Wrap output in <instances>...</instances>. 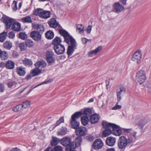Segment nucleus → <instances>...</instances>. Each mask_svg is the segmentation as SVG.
<instances>
[{"instance_id": "obj_39", "label": "nucleus", "mask_w": 151, "mask_h": 151, "mask_svg": "<svg viewBox=\"0 0 151 151\" xmlns=\"http://www.w3.org/2000/svg\"><path fill=\"white\" fill-rule=\"evenodd\" d=\"M82 141V138L80 136L77 137L75 139V143L78 147L80 146Z\"/></svg>"}, {"instance_id": "obj_21", "label": "nucleus", "mask_w": 151, "mask_h": 151, "mask_svg": "<svg viewBox=\"0 0 151 151\" xmlns=\"http://www.w3.org/2000/svg\"><path fill=\"white\" fill-rule=\"evenodd\" d=\"M49 24L50 27L52 28H55L57 27H60V25L57 22L55 18H52L49 22Z\"/></svg>"}, {"instance_id": "obj_57", "label": "nucleus", "mask_w": 151, "mask_h": 151, "mask_svg": "<svg viewBox=\"0 0 151 151\" xmlns=\"http://www.w3.org/2000/svg\"><path fill=\"white\" fill-rule=\"evenodd\" d=\"M123 131L125 133H129L132 132V129L123 128Z\"/></svg>"}, {"instance_id": "obj_43", "label": "nucleus", "mask_w": 151, "mask_h": 151, "mask_svg": "<svg viewBox=\"0 0 151 151\" xmlns=\"http://www.w3.org/2000/svg\"><path fill=\"white\" fill-rule=\"evenodd\" d=\"M25 43L27 47H32L34 45L33 41L30 40H27L25 41Z\"/></svg>"}, {"instance_id": "obj_46", "label": "nucleus", "mask_w": 151, "mask_h": 151, "mask_svg": "<svg viewBox=\"0 0 151 151\" xmlns=\"http://www.w3.org/2000/svg\"><path fill=\"white\" fill-rule=\"evenodd\" d=\"M84 27L82 24H78L77 25L76 30L79 33L83 32Z\"/></svg>"}, {"instance_id": "obj_11", "label": "nucleus", "mask_w": 151, "mask_h": 151, "mask_svg": "<svg viewBox=\"0 0 151 151\" xmlns=\"http://www.w3.org/2000/svg\"><path fill=\"white\" fill-rule=\"evenodd\" d=\"M53 52L52 51H48L46 52V60L49 64H51L55 62L54 59L53 57Z\"/></svg>"}, {"instance_id": "obj_24", "label": "nucleus", "mask_w": 151, "mask_h": 151, "mask_svg": "<svg viewBox=\"0 0 151 151\" xmlns=\"http://www.w3.org/2000/svg\"><path fill=\"white\" fill-rule=\"evenodd\" d=\"M76 46L77 44H76V45L74 47V45H73L68 46L67 52V53L68 56H70L72 54L74 51V49L76 48Z\"/></svg>"}, {"instance_id": "obj_2", "label": "nucleus", "mask_w": 151, "mask_h": 151, "mask_svg": "<svg viewBox=\"0 0 151 151\" xmlns=\"http://www.w3.org/2000/svg\"><path fill=\"white\" fill-rule=\"evenodd\" d=\"M59 32L64 37V41L67 44H69L70 42V45H73L74 47L77 44L75 40L66 31L63 29H60Z\"/></svg>"}, {"instance_id": "obj_53", "label": "nucleus", "mask_w": 151, "mask_h": 151, "mask_svg": "<svg viewBox=\"0 0 151 151\" xmlns=\"http://www.w3.org/2000/svg\"><path fill=\"white\" fill-rule=\"evenodd\" d=\"M122 106L121 105H119L117 104H116L112 108V109L113 110H115L118 109H121Z\"/></svg>"}, {"instance_id": "obj_9", "label": "nucleus", "mask_w": 151, "mask_h": 151, "mask_svg": "<svg viewBox=\"0 0 151 151\" xmlns=\"http://www.w3.org/2000/svg\"><path fill=\"white\" fill-rule=\"evenodd\" d=\"M125 90L124 87L122 86H120L119 88L116 90V94L117 100L119 101L121 99V96L123 94L125 93Z\"/></svg>"}, {"instance_id": "obj_32", "label": "nucleus", "mask_w": 151, "mask_h": 151, "mask_svg": "<svg viewBox=\"0 0 151 151\" xmlns=\"http://www.w3.org/2000/svg\"><path fill=\"white\" fill-rule=\"evenodd\" d=\"M0 55V58L2 60H6L8 58V54L5 51H2Z\"/></svg>"}, {"instance_id": "obj_33", "label": "nucleus", "mask_w": 151, "mask_h": 151, "mask_svg": "<svg viewBox=\"0 0 151 151\" xmlns=\"http://www.w3.org/2000/svg\"><path fill=\"white\" fill-rule=\"evenodd\" d=\"M102 126L105 129H111L112 127L114 125V124L108 123L106 122H102Z\"/></svg>"}, {"instance_id": "obj_61", "label": "nucleus", "mask_w": 151, "mask_h": 151, "mask_svg": "<svg viewBox=\"0 0 151 151\" xmlns=\"http://www.w3.org/2000/svg\"><path fill=\"white\" fill-rule=\"evenodd\" d=\"M12 56L14 58H17L18 56V53L17 52L14 51L13 52Z\"/></svg>"}, {"instance_id": "obj_41", "label": "nucleus", "mask_w": 151, "mask_h": 151, "mask_svg": "<svg viewBox=\"0 0 151 151\" xmlns=\"http://www.w3.org/2000/svg\"><path fill=\"white\" fill-rule=\"evenodd\" d=\"M76 147H77V145L75 143V144L74 142H71V141L69 145L67 146V148L69 150H74Z\"/></svg>"}, {"instance_id": "obj_14", "label": "nucleus", "mask_w": 151, "mask_h": 151, "mask_svg": "<svg viewBox=\"0 0 151 151\" xmlns=\"http://www.w3.org/2000/svg\"><path fill=\"white\" fill-rule=\"evenodd\" d=\"M34 65L35 67L41 70L46 67L47 64L44 61L41 60L37 61Z\"/></svg>"}, {"instance_id": "obj_20", "label": "nucleus", "mask_w": 151, "mask_h": 151, "mask_svg": "<svg viewBox=\"0 0 151 151\" xmlns=\"http://www.w3.org/2000/svg\"><path fill=\"white\" fill-rule=\"evenodd\" d=\"M71 141V139L68 137L63 138L60 141V143L63 146L65 147H67Z\"/></svg>"}, {"instance_id": "obj_10", "label": "nucleus", "mask_w": 151, "mask_h": 151, "mask_svg": "<svg viewBox=\"0 0 151 151\" xmlns=\"http://www.w3.org/2000/svg\"><path fill=\"white\" fill-rule=\"evenodd\" d=\"M111 129L112 133L113 134L117 136H119L121 134L122 131L119 126L114 124L113 127H112Z\"/></svg>"}, {"instance_id": "obj_52", "label": "nucleus", "mask_w": 151, "mask_h": 151, "mask_svg": "<svg viewBox=\"0 0 151 151\" xmlns=\"http://www.w3.org/2000/svg\"><path fill=\"white\" fill-rule=\"evenodd\" d=\"M64 121V118L63 117H61L60 119L56 123V126L59 125L62 123H63Z\"/></svg>"}, {"instance_id": "obj_51", "label": "nucleus", "mask_w": 151, "mask_h": 151, "mask_svg": "<svg viewBox=\"0 0 151 151\" xmlns=\"http://www.w3.org/2000/svg\"><path fill=\"white\" fill-rule=\"evenodd\" d=\"M8 86L9 88H11L13 86H14L16 84V83L14 81L9 82L8 84Z\"/></svg>"}, {"instance_id": "obj_16", "label": "nucleus", "mask_w": 151, "mask_h": 151, "mask_svg": "<svg viewBox=\"0 0 151 151\" xmlns=\"http://www.w3.org/2000/svg\"><path fill=\"white\" fill-rule=\"evenodd\" d=\"M113 6L115 12L117 13L120 12L124 9V7L119 2L115 3Z\"/></svg>"}, {"instance_id": "obj_63", "label": "nucleus", "mask_w": 151, "mask_h": 151, "mask_svg": "<svg viewBox=\"0 0 151 151\" xmlns=\"http://www.w3.org/2000/svg\"><path fill=\"white\" fill-rule=\"evenodd\" d=\"M10 151H20V150L17 147L12 148Z\"/></svg>"}, {"instance_id": "obj_27", "label": "nucleus", "mask_w": 151, "mask_h": 151, "mask_svg": "<svg viewBox=\"0 0 151 151\" xmlns=\"http://www.w3.org/2000/svg\"><path fill=\"white\" fill-rule=\"evenodd\" d=\"M41 70L37 68H35L31 70V73L33 76H35L39 75L41 73Z\"/></svg>"}, {"instance_id": "obj_62", "label": "nucleus", "mask_w": 151, "mask_h": 151, "mask_svg": "<svg viewBox=\"0 0 151 151\" xmlns=\"http://www.w3.org/2000/svg\"><path fill=\"white\" fill-rule=\"evenodd\" d=\"M44 151H54L52 148L49 147L46 148Z\"/></svg>"}, {"instance_id": "obj_5", "label": "nucleus", "mask_w": 151, "mask_h": 151, "mask_svg": "<svg viewBox=\"0 0 151 151\" xmlns=\"http://www.w3.org/2000/svg\"><path fill=\"white\" fill-rule=\"evenodd\" d=\"M146 79V75L145 72L143 70H140L136 73L135 80L139 84H143Z\"/></svg>"}, {"instance_id": "obj_3", "label": "nucleus", "mask_w": 151, "mask_h": 151, "mask_svg": "<svg viewBox=\"0 0 151 151\" xmlns=\"http://www.w3.org/2000/svg\"><path fill=\"white\" fill-rule=\"evenodd\" d=\"M82 115L81 112L79 111L76 112L72 115L70 124L72 128L75 129L78 127L79 125V122L77 121V119L81 117Z\"/></svg>"}, {"instance_id": "obj_56", "label": "nucleus", "mask_w": 151, "mask_h": 151, "mask_svg": "<svg viewBox=\"0 0 151 151\" xmlns=\"http://www.w3.org/2000/svg\"><path fill=\"white\" fill-rule=\"evenodd\" d=\"M9 37L10 39H13L15 37V34L13 32H10L9 33Z\"/></svg>"}, {"instance_id": "obj_31", "label": "nucleus", "mask_w": 151, "mask_h": 151, "mask_svg": "<svg viewBox=\"0 0 151 151\" xmlns=\"http://www.w3.org/2000/svg\"><path fill=\"white\" fill-rule=\"evenodd\" d=\"M67 129L65 127H62L57 132L58 135L63 136L67 133Z\"/></svg>"}, {"instance_id": "obj_47", "label": "nucleus", "mask_w": 151, "mask_h": 151, "mask_svg": "<svg viewBox=\"0 0 151 151\" xmlns=\"http://www.w3.org/2000/svg\"><path fill=\"white\" fill-rule=\"evenodd\" d=\"M22 108L21 104H19L13 109V110L15 112L21 111Z\"/></svg>"}, {"instance_id": "obj_23", "label": "nucleus", "mask_w": 151, "mask_h": 151, "mask_svg": "<svg viewBox=\"0 0 151 151\" xmlns=\"http://www.w3.org/2000/svg\"><path fill=\"white\" fill-rule=\"evenodd\" d=\"M12 46V42L9 41H6L3 44V47L6 50H9Z\"/></svg>"}, {"instance_id": "obj_44", "label": "nucleus", "mask_w": 151, "mask_h": 151, "mask_svg": "<svg viewBox=\"0 0 151 151\" xmlns=\"http://www.w3.org/2000/svg\"><path fill=\"white\" fill-rule=\"evenodd\" d=\"M19 38L23 40L26 39L27 37V35L25 33L22 32L19 33Z\"/></svg>"}, {"instance_id": "obj_49", "label": "nucleus", "mask_w": 151, "mask_h": 151, "mask_svg": "<svg viewBox=\"0 0 151 151\" xmlns=\"http://www.w3.org/2000/svg\"><path fill=\"white\" fill-rule=\"evenodd\" d=\"M53 150L54 151H63V148L61 146L58 145L55 147Z\"/></svg>"}, {"instance_id": "obj_37", "label": "nucleus", "mask_w": 151, "mask_h": 151, "mask_svg": "<svg viewBox=\"0 0 151 151\" xmlns=\"http://www.w3.org/2000/svg\"><path fill=\"white\" fill-rule=\"evenodd\" d=\"M30 102L28 100L24 101L21 104L22 108L26 109L29 107L30 105Z\"/></svg>"}, {"instance_id": "obj_8", "label": "nucleus", "mask_w": 151, "mask_h": 151, "mask_svg": "<svg viewBox=\"0 0 151 151\" xmlns=\"http://www.w3.org/2000/svg\"><path fill=\"white\" fill-rule=\"evenodd\" d=\"M54 49L55 52L58 55H60L63 53L65 50L64 45L62 44L54 46Z\"/></svg>"}, {"instance_id": "obj_45", "label": "nucleus", "mask_w": 151, "mask_h": 151, "mask_svg": "<svg viewBox=\"0 0 151 151\" xmlns=\"http://www.w3.org/2000/svg\"><path fill=\"white\" fill-rule=\"evenodd\" d=\"M81 113L82 114H83L89 116L91 113V110L90 108H86L84 110L83 113Z\"/></svg>"}, {"instance_id": "obj_12", "label": "nucleus", "mask_w": 151, "mask_h": 151, "mask_svg": "<svg viewBox=\"0 0 151 151\" xmlns=\"http://www.w3.org/2000/svg\"><path fill=\"white\" fill-rule=\"evenodd\" d=\"M103 143L100 139L96 140L93 144V147L95 149L98 150L101 148L103 146Z\"/></svg>"}, {"instance_id": "obj_64", "label": "nucleus", "mask_w": 151, "mask_h": 151, "mask_svg": "<svg viewBox=\"0 0 151 151\" xmlns=\"http://www.w3.org/2000/svg\"><path fill=\"white\" fill-rule=\"evenodd\" d=\"M127 1V0H120L121 3L124 5L126 4Z\"/></svg>"}, {"instance_id": "obj_58", "label": "nucleus", "mask_w": 151, "mask_h": 151, "mask_svg": "<svg viewBox=\"0 0 151 151\" xmlns=\"http://www.w3.org/2000/svg\"><path fill=\"white\" fill-rule=\"evenodd\" d=\"M82 43L84 44H86L88 42H90L91 41V40L87 39L85 38H83L82 39Z\"/></svg>"}, {"instance_id": "obj_60", "label": "nucleus", "mask_w": 151, "mask_h": 151, "mask_svg": "<svg viewBox=\"0 0 151 151\" xmlns=\"http://www.w3.org/2000/svg\"><path fill=\"white\" fill-rule=\"evenodd\" d=\"M92 29V27L91 26L89 25L88 26L87 29V32L88 34L90 33Z\"/></svg>"}, {"instance_id": "obj_13", "label": "nucleus", "mask_w": 151, "mask_h": 151, "mask_svg": "<svg viewBox=\"0 0 151 151\" xmlns=\"http://www.w3.org/2000/svg\"><path fill=\"white\" fill-rule=\"evenodd\" d=\"M76 129V132L77 135L83 136L86 133V129L85 127H81L77 128Z\"/></svg>"}, {"instance_id": "obj_40", "label": "nucleus", "mask_w": 151, "mask_h": 151, "mask_svg": "<svg viewBox=\"0 0 151 151\" xmlns=\"http://www.w3.org/2000/svg\"><path fill=\"white\" fill-rule=\"evenodd\" d=\"M22 21L24 23H29L32 22L31 17L29 16H27L22 19Z\"/></svg>"}, {"instance_id": "obj_36", "label": "nucleus", "mask_w": 151, "mask_h": 151, "mask_svg": "<svg viewBox=\"0 0 151 151\" xmlns=\"http://www.w3.org/2000/svg\"><path fill=\"white\" fill-rule=\"evenodd\" d=\"M45 36L48 39H51L54 37V35L52 32L49 31L45 33Z\"/></svg>"}, {"instance_id": "obj_19", "label": "nucleus", "mask_w": 151, "mask_h": 151, "mask_svg": "<svg viewBox=\"0 0 151 151\" xmlns=\"http://www.w3.org/2000/svg\"><path fill=\"white\" fill-rule=\"evenodd\" d=\"M14 21V20L8 17H6L4 19V22L6 24L7 29L11 27Z\"/></svg>"}, {"instance_id": "obj_34", "label": "nucleus", "mask_w": 151, "mask_h": 151, "mask_svg": "<svg viewBox=\"0 0 151 151\" xmlns=\"http://www.w3.org/2000/svg\"><path fill=\"white\" fill-rule=\"evenodd\" d=\"M60 141L59 139L53 137L51 141V144L52 146H55L58 144Z\"/></svg>"}, {"instance_id": "obj_6", "label": "nucleus", "mask_w": 151, "mask_h": 151, "mask_svg": "<svg viewBox=\"0 0 151 151\" xmlns=\"http://www.w3.org/2000/svg\"><path fill=\"white\" fill-rule=\"evenodd\" d=\"M37 30L39 31H33L30 33L31 37L34 40L37 41L41 40V36L39 32H41V30L43 31V28L39 25L37 26Z\"/></svg>"}, {"instance_id": "obj_15", "label": "nucleus", "mask_w": 151, "mask_h": 151, "mask_svg": "<svg viewBox=\"0 0 151 151\" xmlns=\"http://www.w3.org/2000/svg\"><path fill=\"white\" fill-rule=\"evenodd\" d=\"M102 49V46H99L95 49L89 51L88 53V55L90 57L95 55H96L97 53L101 52Z\"/></svg>"}, {"instance_id": "obj_38", "label": "nucleus", "mask_w": 151, "mask_h": 151, "mask_svg": "<svg viewBox=\"0 0 151 151\" xmlns=\"http://www.w3.org/2000/svg\"><path fill=\"white\" fill-rule=\"evenodd\" d=\"M22 61L23 64L25 65H31L32 64V60L27 58H25Z\"/></svg>"}, {"instance_id": "obj_1", "label": "nucleus", "mask_w": 151, "mask_h": 151, "mask_svg": "<svg viewBox=\"0 0 151 151\" xmlns=\"http://www.w3.org/2000/svg\"><path fill=\"white\" fill-rule=\"evenodd\" d=\"M137 132L134 131L128 134L127 137L121 136L120 137L117 143L119 149L121 151H124L126 147L133 144L137 138Z\"/></svg>"}, {"instance_id": "obj_35", "label": "nucleus", "mask_w": 151, "mask_h": 151, "mask_svg": "<svg viewBox=\"0 0 151 151\" xmlns=\"http://www.w3.org/2000/svg\"><path fill=\"white\" fill-rule=\"evenodd\" d=\"M112 133V129H107L103 131L102 133V135L104 137L108 136Z\"/></svg>"}, {"instance_id": "obj_18", "label": "nucleus", "mask_w": 151, "mask_h": 151, "mask_svg": "<svg viewBox=\"0 0 151 151\" xmlns=\"http://www.w3.org/2000/svg\"><path fill=\"white\" fill-rule=\"evenodd\" d=\"M116 139L112 137H110L107 138L106 143L108 146H113L116 143Z\"/></svg>"}, {"instance_id": "obj_17", "label": "nucleus", "mask_w": 151, "mask_h": 151, "mask_svg": "<svg viewBox=\"0 0 151 151\" xmlns=\"http://www.w3.org/2000/svg\"><path fill=\"white\" fill-rule=\"evenodd\" d=\"M99 119V116L97 114H94L91 115L90 118L89 122L92 124H93L97 123Z\"/></svg>"}, {"instance_id": "obj_55", "label": "nucleus", "mask_w": 151, "mask_h": 151, "mask_svg": "<svg viewBox=\"0 0 151 151\" xmlns=\"http://www.w3.org/2000/svg\"><path fill=\"white\" fill-rule=\"evenodd\" d=\"M86 139L89 141H91L94 139V138L93 136L91 135H89L86 137Z\"/></svg>"}, {"instance_id": "obj_50", "label": "nucleus", "mask_w": 151, "mask_h": 151, "mask_svg": "<svg viewBox=\"0 0 151 151\" xmlns=\"http://www.w3.org/2000/svg\"><path fill=\"white\" fill-rule=\"evenodd\" d=\"M12 7L13 10L16 11L17 9V2L15 1H14L12 4Z\"/></svg>"}, {"instance_id": "obj_4", "label": "nucleus", "mask_w": 151, "mask_h": 151, "mask_svg": "<svg viewBox=\"0 0 151 151\" xmlns=\"http://www.w3.org/2000/svg\"><path fill=\"white\" fill-rule=\"evenodd\" d=\"M33 13L35 15L39 16L41 18L45 19L49 18L51 14L50 11H44L40 8L34 10Z\"/></svg>"}, {"instance_id": "obj_29", "label": "nucleus", "mask_w": 151, "mask_h": 151, "mask_svg": "<svg viewBox=\"0 0 151 151\" xmlns=\"http://www.w3.org/2000/svg\"><path fill=\"white\" fill-rule=\"evenodd\" d=\"M14 63L11 60L7 61L5 64L6 67L9 69H13L14 67Z\"/></svg>"}, {"instance_id": "obj_28", "label": "nucleus", "mask_w": 151, "mask_h": 151, "mask_svg": "<svg viewBox=\"0 0 151 151\" xmlns=\"http://www.w3.org/2000/svg\"><path fill=\"white\" fill-rule=\"evenodd\" d=\"M7 32H3L0 34V42H4L6 40Z\"/></svg>"}, {"instance_id": "obj_54", "label": "nucleus", "mask_w": 151, "mask_h": 151, "mask_svg": "<svg viewBox=\"0 0 151 151\" xmlns=\"http://www.w3.org/2000/svg\"><path fill=\"white\" fill-rule=\"evenodd\" d=\"M5 89L4 85L2 83H0V92H3Z\"/></svg>"}, {"instance_id": "obj_26", "label": "nucleus", "mask_w": 151, "mask_h": 151, "mask_svg": "<svg viewBox=\"0 0 151 151\" xmlns=\"http://www.w3.org/2000/svg\"><path fill=\"white\" fill-rule=\"evenodd\" d=\"M62 42L61 39L59 37H56L52 41V44L54 46H57L59 45H61L60 43Z\"/></svg>"}, {"instance_id": "obj_22", "label": "nucleus", "mask_w": 151, "mask_h": 151, "mask_svg": "<svg viewBox=\"0 0 151 151\" xmlns=\"http://www.w3.org/2000/svg\"><path fill=\"white\" fill-rule=\"evenodd\" d=\"M12 28V30L16 31H19L21 30L20 24L17 22L14 23Z\"/></svg>"}, {"instance_id": "obj_48", "label": "nucleus", "mask_w": 151, "mask_h": 151, "mask_svg": "<svg viewBox=\"0 0 151 151\" xmlns=\"http://www.w3.org/2000/svg\"><path fill=\"white\" fill-rule=\"evenodd\" d=\"M145 123L142 121L138 122L136 124V125L138 126L139 129H142L143 128Z\"/></svg>"}, {"instance_id": "obj_7", "label": "nucleus", "mask_w": 151, "mask_h": 151, "mask_svg": "<svg viewBox=\"0 0 151 151\" xmlns=\"http://www.w3.org/2000/svg\"><path fill=\"white\" fill-rule=\"evenodd\" d=\"M142 55L141 51L140 50H138L134 54L132 58V60L136 62L139 64L140 62Z\"/></svg>"}, {"instance_id": "obj_59", "label": "nucleus", "mask_w": 151, "mask_h": 151, "mask_svg": "<svg viewBox=\"0 0 151 151\" xmlns=\"http://www.w3.org/2000/svg\"><path fill=\"white\" fill-rule=\"evenodd\" d=\"M33 76H33L32 75V74L31 73L30 74H28L27 75V76L25 78V79L27 80H29V79H30L32 78V77H33Z\"/></svg>"}, {"instance_id": "obj_42", "label": "nucleus", "mask_w": 151, "mask_h": 151, "mask_svg": "<svg viewBox=\"0 0 151 151\" xmlns=\"http://www.w3.org/2000/svg\"><path fill=\"white\" fill-rule=\"evenodd\" d=\"M19 45V47L21 51H24L26 50L27 47L25 43L24 42L20 43Z\"/></svg>"}, {"instance_id": "obj_30", "label": "nucleus", "mask_w": 151, "mask_h": 151, "mask_svg": "<svg viewBox=\"0 0 151 151\" xmlns=\"http://www.w3.org/2000/svg\"><path fill=\"white\" fill-rule=\"evenodd\" d=\"M81 121L82 124L84 126H86L88 124L89 120L88 117L84 116L81 118Z\"/></svg>"}, {"instance_id": "obj_25", "label": "nucleus", "mask_w": 151, "mask_h": 151, "mask_svg": "<svg viewBox=\"0 0 151 151\" xmlns=\"http://www.w3.org/2000/svg\"><path fill=\"white\" fill-rule=\"evenodd\" d=\"M16 72L20 76H24L26 73L25 68L22 66L17 68Z\"/></svg>"}]
</instances>
